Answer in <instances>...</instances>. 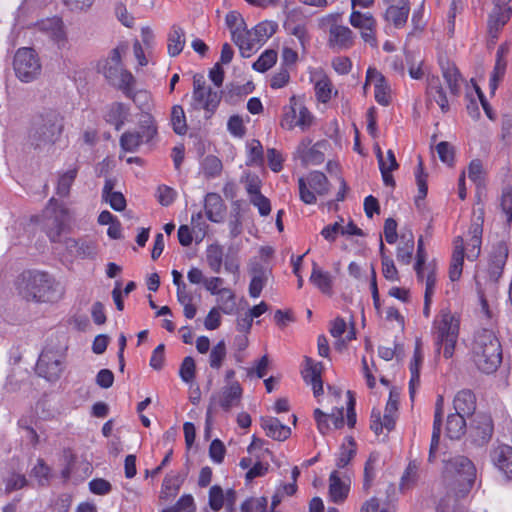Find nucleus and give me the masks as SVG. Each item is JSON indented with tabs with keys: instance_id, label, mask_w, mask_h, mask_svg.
Returning a JSON list of instances; mask_svg holds the SVG:
<instances>
[{
	"instance_id": "obj_38",
	"label": "nucleus",
	"mask_w": 512,
	"mask_h": 512,
	"mask_svg": "<svg viewBox=\"0 0 512 512\" xmlns=\"http://www.w3.org/2000/svg\"><path fill=\"white\" fill-rule=\"evenodd\" d=\"M427 95L438 104L442 112L449 110L448 99L438 77L428 79Z\"/></svg>"
},
{
	"instance_id": "obj_48",
	"label": "nucleus",
	"mask_w": 512,
	"mask_h": 512,
	"mask_svg": "<svg viewBox=\"0 0 512 512\" xmlns=\"http://www.w3.org/2000/svg\"><path fill=\"white\" fill-rule=\"evenodd\" d=\"M397 411L398 396L391 391L383 415V425L387 431H391L395 427Z\"/></svg>"
},
{
	"instance_id": "obj_37",
	"label": "nucleus",
	"mask_w": 512,
	"mask_h": 512,
	"mask_svg": "<svg viewBox=\"0 0 512 512\" xmlns=\"http://www.w3.org/2000/svg\"><path fill=\"white\" fill-rule=\"evenodd\" d=\"M493 428V421L490 416H477L476 426L474 427V441L478 445L486 444L492 437Z\"/></svg>"
},
{
	"instance_id": "obj_42",
	"label": "nucleus",
	"mask_w": 512,
	"mask_h": 512,
	"mask_svg": "<svg viewBox=\"0 0 512 512\" xmlns=\"http://www.w3.org/2000/svg\"><path fill=\"white\" fill-rule=\"evenodd\" d=\"M129 115V108L122 103H113L109 106L105 119L108 123L113 125L116 130H119L127 120Z\"/></svg>"
},
{
	"instance_id": "obj_18",
	"label": "nucleus",
	"mask_w": 512,
	"mask_h": 512,
	"mask_svg": "<svg viewBox=\"0 0 512 512\" xmlns=\"http://www.w3.org/2000/svg\"><path fill=\"white\" fill-rule=\"evenodd\" d=\"M36 28L39 32L43 33L57 44L58 47L65 46L67 42V35L63 21L59 17L40 20L37 22Z\"/></svg>"
},
{
	"instance_id": "obj_21",
	"label": "nucleus",
	"mask_w": 512,
	"mask_h": 512,
	"mask_svg": "<svg viewBox=\"0 0 512 512\" xmlns=\"http://www.w3.org/2000/svg\"><path fill=\"white\" fill-rule=\"evenodd\" d=\"M354 43V33L344 25L332 23L329 28L328 44L332 48L348 49Z\"/></svg>"
},
{
	"instance_id": "obj_64",
	"label": "nucleus",
	"mask_w": 512,
	"mask_h": 512,
	"mask_svg": "<svg viewBox=\"0 0 512 512\" xmlns=\"http://www.w3.org/2000/svg\"><path fill=\"white\" fill-rule=\"evenodd\" d=\"M266 276L263 271L256 272L249 284V295L252 298H258L265 286Z\"/></svg>"
},
{
	"instance_id": "obj_2",
	"label": "nucleus",
	"mask_w": 512,
	"mask_h": 512,
	"mask_svg": "<svg viewBox=\"0 0 512 512\" xmlns=\"http://www.w3.org/2000/svg\"><path fill=\"white\" fill-rule=\"evenodd\" d=\"M16 290L23 300L34 303H54L64 294L60 283L41 271L22 273L16 282Z\"/></svg>"
},
{
	"instance_id": "obj_31",
	"label": "nucleus",
	"mask_w": 512,
	"mask_h": 512,
	"mask_svg": "<svg viewBox=\"0 0 512 512\" xmlns=\"http://www.w3.org/2000/svg\"><path fill=\"white\" fill-rule=\"evenodd\" d=\"M305 362L306 368L302 372L303 379L312 386L314 396L318 397L323 393L320 364L313 363L310 358H306Z\"/></svg>"
},
{
	"instance_id": "obj_43",
	"label": "nucleus",
	"mask_w": 512,
	"mask_h": 512,
	"mask_svg": "<svg viewBox=\"0 0 512 512\" xmlns=\"http://www.w3.org/2000/svg\"><path fill=\"white\" fill-rule=\"evenodd\" d=\"M185 43L186 39L184 30L179 26H173L168 35V54L171 57L178 56L183 51Z\"/></svg>"
},
{
	"instance_id": "obj_28",
	"label": "nucleus",
	"mask_w": 512,
	"mask_h": 512,
	"mask_svg": "<svg viewBox=\"0 0 512 512\" xmlns=\"http://www.w3.org/2000/svg\"><path fill=\"white\" fill-rule=\"evenodd\" d=\"M507 52L508 47L505 44L500 45L497 49L495 65L489 79V90L492 94L495 93L500 81L506 73L507 62L505 55Z\"/></svg>"
},
{
	"instance_id": "obj_47",
	"label": "nucleus",
	"mask_w": 512,
	"mask_h": 512,
	"mask_svg": "<svg viewBox=\"0 0 512 512\" xmlns=\"http://www.w3.org/2000/svg\"><path fill=\"white\" fill-rule=\"evenodd\" d=\"M355 455H356V444L351 437L347 438L346 442H344L341 445L340 450L336 456V460H335L336 467L338 469L345 468L350 463V461L354 458Z\"/></svg>"
},
{
	"instance_id": "obj_15",
	"label": "nucleus",
	"mask_w": 512,
	"mask_h": 512,
	"mask_svg": "<svg viewBox=\"0 0 512 512\" xmlns=\"http://www.w3.org/2000/svg\"><path fill=\"white\" fill-rule=\"evenodd\" d=\"M156 132L153 120L151 117H147L136 130L122 134L120 145L125 151L134 152L141 144L149 142L156 135Z\"/></svg>"
},
{
	"instance_id": "obj_6",
	"label": "nucleus",
	"mask_w": 512,
	"mask_h": 512,
	"mask_svg": "<svg viewBox=\"0 0 512 512\" xmlns=\"http://www.w3.org/2000/svg\"><path fill=\"white\" fill-rule=\"evenodd\" d=\"M63 121L60 114L49 110L37 116L29 134V142L36 149L52 146L60 137Z\"/></svg>"
},
{
	"instance_id": "obj_58",
	"label": "nucleus",
	"mask_w": 512,
	"mask_h": 512,
	"mask_svg": "<svg viewBox=\"0 0 512 512\" xmlns=\"http://www.w3.org/2000/svg\"><path fill=\"white\" fill-rule=\"evenodd\" d=\"M377 462H378V455L372 453V454H370L368 460L365 463L363 488L366 491L370 489L372 482L375 478Z\"/></svg>"
},
{
	"instance_id": "obj_62",
	"label": "nucleus",
	"mask_w": 512,
	"mask_h": 512,
	"mask_svg": "<svg viewBox=\"0 0 512 512\" xmlns=\"http://www.w3.org/2000/svg\"><path fill=\"white\" fill-rule=\"evenodd\" d=\"M225 503V495L223 489L214 485L209 490V506L213 511H219L222 509Z\"/></svg>"
},
{
	"instance_id": "obj_34",
	"label": "nucleus",
	"mask_w": 512,
	"mask_h": 512,
	"mask_svg": "<svg viewBox=\"0 0 512 512\" xmlns=\"http://www.w3.org/2000/svg\"><path fill=\"white\" fill-rule=\"evenodd\" d=\"M232 40L238 46L243 57H250L253 51L261 46L256 37L253 36L252 30H247L246 26Z\"/></svg>"
},
{
	"instance_id": "obj_22",
	"label": "nucleus",
	"mask_w": 512,
	"mask_h": 512,
	"mask_svg": "<svg viewBox=\"0 0 512 512\" xmlns=\"http://www.w3.org/2000/svg\"><path fill=\"white\" fill-rule=\"evenodd\" d=\"M319 143L312 145V140L304 138L297 146L295 155L304 165H319L324 161V154L319 150Z\"/></svg>"
},
{
	"instance_id": "obj_49",
	"label": "nucleus",
	"mask_w": 512,
	"mask_h": 512,
	"mask_svg": "<svg viewBox=\"0 0 512 512\" xmlns=\"http://www.w3.org/2000/svg\"><path fill=\"white\" fill-rule=\"evenodd\" d=\"M224 250L219 244H211L206 249V260L210 269L219 273L223 265Z\"/></svg>"
},
{
	"instance_id": "obj_45",
	"label": "nucleus",
	"mask_w": 512,
	"mask_h": 512,
	"mask_svg": "<svg viewBox=\"0 0 512 512\" xmlns=\"http://www.w3.org/2000/svg\"><path fill=\"white\" fill-rule=\"evenodd\" d=\"M465 429V416L456 412L448 416L446 423V433L450 439H459L465 433Z\"/></svg>"
},
{
	"instance_id": "obj_3",
	"label": "nucleus",
	"mask_w": 512,
	"mask_h": 512,
	"mask_svg": "<svg viewBox=\"0 0 512 512\" xmlns=\"http://www.w3.org/2000/svg\"><path fill=\"white\" fill-rule=\"evenodd\" d=\"M474 362L484 373H493L502 361V348L495 332L481 329L475 334L473 342Z\"/></svg>"
},
{
	"instance_id": "obj_12",
	"label": "nucleus",
	"mask_w": 512,
	"mask_h": 512,
	"mask_svg": "<svg viewBox=\"0 0 512 512\" xmlns=\"http://www.w3.org/2000/svg\"><path fill=\"white\" fill-rule=\"evenodd\" d=\"M299 197L307 205L317 202V196H325L330 190V184L324 173L311 171L306 177L298 179Z\"/></svg>"
},
{
	"instance_id": "obj_52",
	"label": "nucleus",
	"mask_w": 512,
	"mask_h": 512,
	"mask_svg": "<svg viewBox=\"0 0 512 512\" xmlns=\"http://www.w3.org/2000/svg\"><path fill=\"white\" fill-rule=\"evenodd\" d=\"M278 25L274 21H263L257 24L252 30V34L263 45L277 30Z\"/></svg>"
},
{
	"instance_id": "obj_41",
	"label": "nucleus",
	"mask_w": 512,
	"mask_h": 512,
	"mask_svg": "<svg viewBox=\"0 0 512 512\" xmlns=\"http://www.w3.org/2000/svg\"><path fill=\"white\" fill-rule=\"evenodd\" d=\"M423 361V355L419 346H416L414 350L413 359L410 363L409 369L411 373L410 381H409V394L410 398L413 400L416 389L420 384V366Z\"/></svg>"
},
{
	"instance_id": "obj_55",
	"label": "nucleus",
	"mask_w": 512,
	"mask_h": 512,
	"mask_svg": "<svg viewBox=\"0 0 512 512\" xmlns=\"http://www.w3.org/2000/svg\"><path fill=\"white\" fill-rule=\"evenodd\" d=\"M385 246L383 242H380V253H381V263H382V274L385 279L389 281H398V270L394 264V261L385 254L384 252Z\"/></svg>"
},
{
	"instance_id": "obj_44",
	"label": "nucleus",
	"mask_w": 512,
	"mask_h": 512,
	"mask_svg": "<svg viewBox=\"0 0 512 512\" xmlns=\"http://www.w3.org/2000/svg\"><path fill=\"white\" fill-rule=\"evenodd\" d=\"M284 29L288 34L297 38L301 49L305 51L306 46L309 44L310 41V37L308 35L305 24L295 23L293 20L288 18L284 23Z\"/></svg>"
},
{
	"instance_id": "obj_1",
	"label": "nucleus",
	"mask_w": 512,
	"mask_h": 512,
	"mask_svg": "<svg viewBox=\"0 0 512 512\" xmlns=\"http://www.w3.org/2000/svg\"><path fill=\"white\" fill-rule=\"evenodd\" d=\"M444 479L448 493L437 508V512H458V504L470 493L476 479V468L473 462L462 455L454 456L445 461Z\"/></svg>"
},
{
	"instance_id": "obj_32",
	"label": "nucleus",
	"mask_w": 512,
	"mask_h": 512,
	"mask_svg": "<svg viewBox=\"0 0 512 512\" xmlns=\"http://www.w3.org/2000/svg\"><path fill=\"white\" fill-rule=\"evenodd\" d=\"M261 426L268 437L278 441H284L291 435V429L275 417H262Z\"/></svg>"
},
{
	"instance_id": "obj_16",
	"label": "nucleus",
	"mask_w": 512,
	"mask_h": 512,
	"mask_svg": "<svg viewBox=\"0 0 512 512\" xmlns=\"http://www.w3.org/2000/svg\"><path fill=\"white\" fill-rule=\"evenodd\" d=\"M242 393L243 390L240 383L238 381H232L226 384L219 393L212 395L206 412V422H210L212 410L216 403H218L223 410L229 411L232 407L239 404Z\"/></svg>"
},
{
	"instance_id": "obj_30",
	"label": "nucleus",
	"mask_w": 512,
	"mask_h": 512,
	"mask_svg": "<svg viewBox=\"0 0 512 512\" xmlns=\"http://www.w3.org/2000/svg\"><path fill=\"white\" fill-rule=\"evenodd\" d=\"M66 248L81 258H93L97 254V243L91 239H67Z\"/></svg>"
},
{
	"instance_id": "obj_5",
	"label": "nucleus",
	"mask_w": 512,
	"mask_h": 512,
	"mask_svg": "<svg viewBox=\"0 0 512 512\" xmlns=\"http://www.w3.org/2000/svg\"><path fill=\"white\" fill-rule=\"evenodd\" d=\"M508 258V247L503 241L497 242L488 253L485 264L480 265L475 272V281L479 293L493 292L502 276Z\"/></svg>"
},
{
	"instance_id": "obj_50",
	"label": "nucleus",
	"mask_w": 512,
	"mask_h": 512,
	"mask_svg": "<svg viewBox=\"0 0 512 512\" xmlns=\"http://www.w3.org/2000/svg\"><path fill=\"white\" fill-rule=\"evenodd\" d=\"M218 309L226 315H232L236 311V295L230 288H222L217 297Z\"/></svg>"
},
{
	"instance_id": "obj_11",
	"label": "nucleus",
	"mask_w": 512,
	"mask_h": 512,
	"mask_svg": "<svg viewBox=\"0 0 512 512\" xmlns=\"http://www.w3.org/2000/svg\"><path fill=\"white\" fill-rule=\"evenodd\" d=\"M314 121V116L302 101L295 96L290 97L289 103L283 107L280 126L285 130L298 127L301 131L308 130Z\"/></svg>"
},
{
	"instance_id": "obj_33",
	"label": "nucleus",
	"mask_w": 512,
	"mask_h": 512,
	"mask_svg": "<svg viewBox=\"0 0 512 512\" xmlns=\"http://www.w3.org/2000/svg\"><path fill=\"white\" fill-rule=\"evenodd\" d=\"M414 235L411 231L403 232L397 246L396 257L401 264L409 265L414 253Z\"/></svg>"
},
{
	"instance_id": "obj_39",
	"label": "nucleus",
	"mask_w": 512,
	"mask_h": 512,
	"mask_svg": "<svg viewBox=\"0 0 512 512\" xmlns=\"http://www.w3.org/2000/svg\"><path fill=\"white\" fill-rule=\"evenodd\" d=\"M314 82L315 95L318 101L327 103L332 97V83L327 75L323 73H315L312 76Z\"/></svg>"
},
{
	"instance_id": "obj_40",
	"label": "nucleus",
	"mask_w": 512,
	"mask_h": 512,
	"mask_svg": "<svg viewBox=\"0 0 512 512\" xmlns=\"http://www.w3.org/2000/svg\"><path fill=\"white\" fill-rule=\"evenodd\" d=\"M441 71L449 90L456 94L460 89L461 76L455 64L447 61H440Z\"/></svg>"
},
{
	"instance_id": "obj_24",
	"label": "nucleus",
	"mask_w": 512,
	"mask_h": 512,
	"mask_svg": "<svg viewBox=\"0 0 512 512\" xmlns=\"http://www.w3.org/2000/svg\"><path fill=\"white\" fill-rule=\"evenodd\" d=\"M204 209L207 219L213 223H221L226 213V205L217 193H207L204 198Z\"/></svg>"
},
{
	"instance_id": "obj_26",
	"label": "nucleus",
	"mask_w": 512,
	"mask_h": 512,
	"mask_svg": "<svg viewBox=\"0 0 512 512\" xmlns=\"http://www.w3.org/2000/svg\"><path fill=\"white\" fill-rule=\"evenodd\" d=\"M491 457L498 470L508 479H512V447L505 444L499 445L493 450Z\"/></svg>"
},
{
	"instance_id": "obj_51",
	"label": "nucleus",
	"mask_w": 512,
	"mask_h": 512,
	"mask_svg": "<svg viewBox=\"0 0 512 512\" xmlns=\"http://www.w3.org/2000/svg\"><path fill=\"white\" fill-rule=\"evenodd\" d=\"M55 206L56 203L54 202V199H50L49 204L44 211L45 216H50L52 213L55 214L53 219V227H48L47 230V235L53 242L58 240L63 229V220L58 217Z\"/></svg>"
},
{
	"instance_id": "obj_27",
	"label": "nucleus",
	"mask_w": 512,
	"mask_h": 512,
	"mask_svg": "<svg viewBox=\"0 0 512 512\" xmlns=\"http://www.w3.org/2000/svg\"><path fill=\"white\" fill-rule=\"evenodd\" d=\"M453 254L449 267V278L452 282L458 281L463 270L464 257V240L461 236H457L453 241Z\"/></svg>"
},
{
	"instance_id": "obj_14",
	"label": "nucleus",
	"mask_w": 512,
	"mask_h": 512,
	"mask_svg": "<svg viewBox=\"0 0 512 512\" xmlns=\"http://www.w3.org/2000/svg\"><path fill=\"white\" fill-rule=\"evenodd\" d=\"M63 358L59 350L45 348L36 364L38 375L49 381L57 380L63 370Z\"/></svg>"
},
{
	"instance_id": "obj_61",
	"label": "nucleus",
	"mask_w": 512,
	"mask_h": 512,
	"mask_svg": "<svg viewBox=\"0 0 512 512\" xmlns=\"http://www.w3.org/2000/svg\"><path fill=\"white\" fill-rule=\"evenodd\" d=\"M50 468L43 459L39 458L31 470V476L36 478L40 485H45L50 477Z\"/></svg>"
},
{
	"instance_id": "obj_53",
	"label": "nucleus",
	"mask_w": 512,
	"mask_h": 512,
	"mask_svg": "<svg viewBox=\"0 0 512 512\" xmlns=\"http://www.w3.org/2000/svg\"><path fill=\"white\" fill-rule=\"evenodd\" d=\"M227 356V348L224 340L217 342L209 354V365L212 369L218 370L222 367Z\"/></svg>"
},
{
	"instance_id": "obj_13",
	"label": "nucleus",
	"mask_w": 512,
	"mask_h": 512,
	"mask_svg": "<svg viewBox=\"0 0 512 512\" xmlns=\"http://www.w3.org/2000/svg\"><path fill=\"white\" fill-rule=\"evenodd\" d=\"M483 222V211H474L467 233L461 236L464 240V254L469 261H475L481 253Z\"/></svg>"
},
{
	"instance_id": "obj_60",
	"label": "nucleus",
	"mask_w": 512,
	"mask_h": 512,
	"mask_svg": "<svg viewBox=\"0 0 512 512\" xmlns=\"http://www.w3.org/2000/svg\"><path fill=\"white\" fill-rule=\"evenodd\" d=\"M226 25L231 32L232 39L235 38L240 31L246 26L242 16L236 12L231 11L226 15Z\"/></svg>"
},
{
	"instance_id": "obj_29",
	"label": "nucleus",
	"mask_w": 512,
	"mask_h": 512,
	"mask_svg": "<svg viewBox=\"0 0 512 512\" xmlns=\"http://www.w3.org/2000/svg\"><path fill=\"white\" fill-rule=\"evenodd\" d=\"M442 405L443 398L440 396L436 402V409L434 415L433 422V431L431 436V443L429 448L428 461L434 462L437 459L439 442H440V434H441V418H442Z\"/></svg>"
},
{
	"instance_id": "obj_25",
	"label": "nucleus",
	"mask_w": 512,
	"mask_h": 512,
	"mask_svg": "<svg viewBox=\"0 0 512 512\" xmlns=\"http://www.w3.org/2000/svg\"><path fill=\"white\" fill-rule=\"evenodd\" d=\"M410 7L408 0H397V3L389 4L384 18L393 24L395 28H402L408 19Z\"/></svg>"
},
{
	"instance_id": "obj_4",
	"label": "nucleus",
	"mask_w": 512,
	"mask_h": 512,
	"mask_svg": "<svg viewBox=\"0 0 512 512\" xmlns=\"http://www.w3.org/2000/svg\"><path fill=\"white\" fill-rule=\"evenodd\" d=\"M508 258V247L503 241L497 242L488 253L485 264L480 265L475 272V281L479 293L493 292L502 276Z\"/></svg>"
},
{
	"instance_id": "obj_20",
	"label": "nucleus",
	"mask_w": 512,
	"mask_h": 512,
	"mask_svg": "<svg viewBox=\"0 0 512 512\" xmlns=\"http://www.w3.org/2000/svg\"><path fill=\"white\" fill-rule=\"evenodd\" d=\"M350 491V479L347 476L341 477L337 470L329 475V499L334 503H342L348 497Z\"/></svg>"
},
{
	"instance_id": "obj_46",
	"label": "nucleus",
	"mask_w": 512,
	"mask_h": 512,
	"mask_svg": "<svg viewBox=\"0 0 512 512\" xmlns=\"http://www.w3.org/2000/svg\"><path fill=\"white\" fill-rule=\"evenodd\" d=\"M78 174V167L74 166L69 168L68 170L59 173L56 193L61 197H66L69 195L70 188L75 181Z\"/></svg>"
},
{
	"instance_id": "obj_10",
	"label": "nucleus",
	"mask_w": 512,
	"mask_h": 512,
	"mask_svg": "<svg viewBox=\"0 0 512 512\" xmlns=\"http://www.w3.org/2000/svg\"><path fill=\"white\" fill-rule=\"evenodd\" d=\"M222 92L206 86L203 76H194L191 106L194 110H204L209 119L218 108Z\"/></svg>"
},
{
	"instance_id": "obj_8",
	"label": "nucleus",
	"mask_w": 512,
	"mask_h": 512,
	"mask_svg": "<svg viewBox=\"0 0 512 512\" xmlns=\"http://www.w3.org/2000/svg\"><path fill=\"white\" fill-rule=\"evenodd\" d=\"M459 318L449 310H441L434 321L436 344L442 348L445 358H451L459 335Z\"/></svg>"
},
{
	"instance_id": "obj_17",
	"label": "nucleus",
	"mask_w": 512,
	"mask_h": 512,
	"mask_svg": "<svg viewBox=\"0 0 512 512\" xmlns=\"http://www.w3.org/2000/svg\"><path fill=\"white\" fill-rule=\"evenodd\" d=\"M349 23L360 31V36L366 44L373 48L378 47L377 21L370 12L363 13L353 9L349 17Z\"/></svg>"
},
{
	"instance_id": "obj_7",
	"label": "nucleus",
	"mask_w": 512,
	"mask_h": 512,
	"mask_svg": "<svg viewBox=\"0 0 512 512\" xmlns=\"http://www.w3.org/2000/svg\"><path fill=\"white\" fill-rule=\"evenodd\" d=\"M123 46L114 48L107 59L100 65V71L112 84L117 85L126 95L132 91L135 83L134 76L122 65Z\"/></svg>"
},
{
	"instance_id": "obj_56",
	"label": "nucleus",
	"mask_w": 512,
	"mask_h": 512,
	"mask_svg": "<svg viewBox=\"0 0 512 512\" xmlns=\"http://www.w3.org/2000/svg\"><path fill=\"white\" fill-rule=\"evenodd\" d=\"M222 168L221 160L214 155L206 156L202 162L203 173L208 178H214L220 175Z\"/></svg>"
},
{
	"instance_id": "obj_54",
	"label": "nucleus",
	"mask_w": 512,
	"mask_h": 512,
	"mask_svg": "<svg viewBox=\"0 0 512 512\" xmlns=\"http://www.w3.org/2000/svg\"><path fill=\"white\" fill-rule=\"evenodd\" d=\"M170 121L176 134L184 135L187 132L186 116L182 106L174 105L172 107Z\"/></svg>"
},
{
	"instance_id": "obj_36",
	"label": "nucleus",
	"mask_w": 512,
	"mask_h": 512,
	"mask_svg": "<svg viewBox=\"0 0 512 512\" xmlns=\"http://www.w3.org/2000/svg\"><path fill=\"white\" fill-rule=\"evenodd\" d=\"M454 408L456 413L463 416H470L476 409V398L470 390L459 391L454 397Z\"/></svg>"
},
{
	"instance_id": "obj_63",
	"label": "nucleus",
	"mask_w": 512,
	"mask_h": 512,
	"mask_svg": "<svg viewBox=\"0 0 512 512\" xmlns=\"http://www.w3.org/2000/svg\"><path fill=\"white\" fill-rule=\"evenodd\" d=\"M179 376L185 383H190L195 377V361L192 357L187 356L183 359L179 369Z\"/></svg>"
},
{
	"instance_id": "obj_59",
	"label": "nucleus",
	"mask_w": 512,
	"mask_h": 512,
	"mask_svg": "<svg viewBox=\"0 0 512 512\" xmlns=\"http://www.w3.org/2000/svg\"><path fill=\"white\" fill-rule=\"evenodd\" d=\"M468 177L478 187L484 185L485 172L480 160H472L468 166Z\"/></svg>"
},
{
	"instance_id": "obj_23",
	"label": "nucleus",
	"mask_w": 512,
	"mask_h": 512,
	"mask_svg": "<svg viewBox=\"0 0 512 512\" xmlns=\"http://www.w3.org/2000/svg\"><path fill=\"white\" fill-rule=\"evenodd\" d=\"M373 85L376 101L383 106L389 104V89L384 76L375 68H368L365 86Z\"/></svg>"
},
{
	"instance_id": "obj_57",
	"label": "nucleus",
	"mask_w": 512,
	"mask_h": 512,
	"mask_svg": "<svg viewBox=\"0 0 512 512\" xmlns=\"http://www.w3.org/2000/svg\"><path fill=\"white\" fill-rule=\"evenodd\" d=\"M277 61V52L275 50H266L253 63V69L258 72L269 70Z\"/></svg>"
},
{
	"instance_id": "obj_19",
	"label": "nucleus",
	"mask_w": 512,
	"mask_h": 512,
	"mask_svg": "<svg viewBox=\"0 0 512 512\" xmlns=\"http://www.w3.org/2000/svg\"><path fill=\"white\" fill-rule=\"evenodd\" d=\"M495 6L489 16L488 28L492 37L496 38L498 32L509 21L512 9L510 2L503 3L500 0H494Z\"/></svg>"
},
{
	"instance_id": "obj_35",
	"label": "nucleus",
	"mask_w": 512,
	"mask_h": 512,
	"mask_svg": "<svg viewBox=\"0 0 512 512\" xmlns=\"http://www.w3.org/2000/svg\"><path fill=\"white\" fill-rule=\"evenodd\" d=\"M309 280L322 293L331 294L333 276L329 272L322 270L316 262L312 264V272Z\"/></svg>"
},
{
	"instance_id": "obj_9",
	"label": "nucleus",
	"mask_w": 512,
	"mask_h": 512,
	"mask_svg": "<svg viewBox=\"0 0 512 512\" xmlns=\"http://www.w3.org/2000/svg\"><path fill=\"white\" fill-rule=\"evenodd\" d=\"M13 70L16 77L23 83L36 80L42 71V65L37 52L30 47L19 48L13 58Z\"/></svg>"
}]
</instances>
